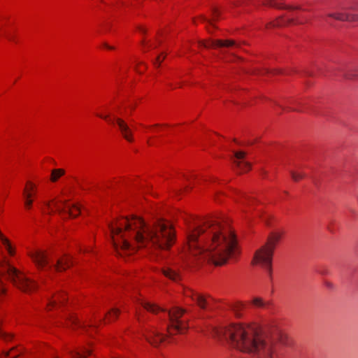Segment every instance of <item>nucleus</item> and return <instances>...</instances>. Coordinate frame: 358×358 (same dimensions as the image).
I'll list each match as a JSON object with an SVG mask.
<instances>
[{
  "label": "nucleus",
  "mask_w": 358,
  "mask_h": 358,
  "mask_svg": "<svg viewBox=\"0 0 358 358\" xmlns=\"http://www.w3.org/2000/svg\"><path fill=\"white\" fill-rule=\"evenodd\" d=\"M0 241L8 255L10 257H14L16 252L15 247L1 231ZM3 279L10 280L15 286L24 292L31 293L37 288L35 281L27 278L24 273L12 266L6 257L0 254V300L6 293Z\"/></svg>",
  "instance_id": "nucleus-5"
},
{
  "label": "nucleus",
  "mask_w": 358,
  "mask_h": 358,
  "mask_svg": "<svg viewBox=\"0 0 358 358\" xmlns=\"http://www.w3.org/2000/svg\"><path fill=\"white\" fill-rule=\"evenodd\" d=\"M266 4L271 7H273V8H279V9L285 8L290 11L297 10H303V11L307 10L306 8H303L301 6H299V5H298V6H287L282 0H268Z\"/></svg>",
  "instance_id": "nucleus-23"
},
{
  "label": "nucleus",
  "mask_w": 358,
  "mask_h": 358,
  "mask_svg": "<svg viewBox=\"0 0 358 358\" xmlns=\"http://www.w3.org/2000/svg\"><path fill=\"white\" fill-rule=\"evenodd\" d=\"M0 338L3 339L6 341H11L13 338V335L10 334L6 333L0 329Z\"/></svg>",
  "instance_id": "nucleus-35"
},
{
  "label": "nucleus",
  "mask_w": 358,
  "mask_h": 358,
  "mask_svg": "<svg viewBox=\"0 0 358 358\" xmlns=\"http://www.w3.org/2000/svg\"><path fill=\"white\" fill-rule=\"evenodd\" d=\"M120 310L117 308H112L106 315L103 319L104 322H110L114 321L119 315Z\"/></svg>",
  "instance_id": "nucleus-30"
},
{
  "label": "nucleus",
  "mask_w": 358,
  "mask_h": 358,
  "mask_svg": "<svg viewBox=\"0 0 358 358\" xmlns=\"http://www.w3.org/2000/svg\"><path fill=\"white\" fill-rule=\"evenodd\" d=\"M36 185L31 181H27L22 194L26 210H30L32 208L34 197L36 195Z\"/></svg>",
  "instance_id": "nucleus-20"
},
{
  "label": "nucleus",
  "mask_w": 358,
  "mask_h": 358,
  "mask_svg": "<svg viewBox=\"0 0 358 358\" xmlns=\"http://www.w3.org/2000/svg\"><path fill=\"white\" fill-rule=\"evenodd\" d=\"M0 241L8 255L10 257H14L16 252L15 247L1 231ZM3 279L10 280L15 286L24 292L31 293L37 288L35 281L27 278L24 273L12 266L6 257L0 254V300L6 293Z\"/></svg>",
  "instance_id": "nucleus-4"
},
{
  "label": "nucleus",
  "mask_w": 358,
  "mask_h": 358,
  "mask_svg": "<svg viewBox=\"0 0 358 358\" xmlns=\"http://www.w3.org/2000/svg\"><path fill=\"white\" fill-rule=\"evenodd\" d=\"M68 306V297L65 292L55 293L50 299L48 300L46 308L48 311L53 309H62V311Z\"/></svg>",
  "instance_id": "nucleus-18"
},
{
  "label": "nucleus",
  "mask_w": 358,
  "mask_h": 358,
  "mask_svg": "<svg viewBox=\"0 0 358 358\" xmlns=\"http://www.w3.org/2000/svg\"><path fill=\"white\" fill-rule=\"evenodd\" d=\"M136 108V103H129L128 106V108L126 110V113H128V110H129V115L131 114V112L135 109Z\"/></svg>",
  "instance_id": "nucleus-40"
},
{
  "label": "nucleus",
  "mask_w": 358,
  "mask_h": 358,
  "mask_svg": "<svg viewBox=\"0 0 358 358\" xmlns=\"http://www.w3.org/2000/svg\"><path fill=\"white\" fill-rule=\"evenodd\" d=\"M140 126L142 127L143 131L145 133H157L159 131V130L163 129V127L159 125H152V126H145L143 124H140Z\"/></svg>",
  "instance_id": "nucleus-32"
},
{
  "label": "nucleus",
  "mask_w": 358,
  "mask_h": 358,
  "mask_svg": "<svg viewBox=\"0 0 358 358\" xmlns=\"http://www.w3.org/2000/svg\"><path fill=\"white\" fill-rule=\"evenodd\" d=\"M199 45L208 48H227L230 50L239 48V44L234 40L208 39L200 41Z\"/></svg>",
  "instance_id": "nucleus-15"
},
{
  "label": "nucleus",
  "mask_w": 358,
  "mask_h": 358,
  "mask_svg": "<svg viewBox=\"0 0 358 358\" xmlns=\"http://www.w3.org/2000/svg\"><path fill=\"white\" fill-rule=\"evenodd\" d=\"M146 64L143 62H138L136 65V70L139 73H143L146 69Z\"/></svg>",
  "instance_id": "nucleus-36"
},
{
  "label": "nucleus",
  "mask_w": 358,
  "mask_h": 358,
  "mask_svg": "<svg viewBox=\"0 0 358 358\" xmlns=\"http://www.w3.org/2000/svg\"><path fill=\"white\" fill-rule=\"evenodd\" d=\"M345 76L348 79L358 78V69L355 70L353 73H348Z\"/></svg>",
  "instance_id": "nucleus-39"
},
{
  "label": "nucleus",
  "mask_w": 358,
  "mask_h": 358,
  "mask_svg": "<svg viewBox=\"0 0 358 358\" xmlns=\"http://www.w3.org/2000/svg\"><path fill=\"white\" fill-rule=\"evenodd\" d=\"M139 304L143 310H147V311L152 313H158L159 312L164 311L163 309H162L159 306H157L155 304L150 303V302L145 301L143 299H139Z\"/></svg>",
  "instance_id": "nucleus-25"
},
{
  "label": "nucleus",
  "mask_w": 358,
  "mask_h": 358,
  "mask_svg": "<svg viewBox=\"0 0 358 358\" xmlns=\"http://www.w3.org/2000/svg\"><path fill=\"white\" fill-rule=\"evenodd\" d=\"M141 31H142L143 33H145V29H144V28H142V29H141Z\"/></svg>",
  "instance_id": "nucleus-45"
},
{
  "label": "nucleus",
  "mask_w": 358,
  "mask_h": 358,
  "mask_svg": "<svg viewBox=\"0 0 358 358\" xmlns=\"http://www.w3.org/2000/svg\"><path fill=\"white\" fill-rule=\"evenodd\" d=\"M292 178L294 181L298 182L304 178V174L302 172L292 171H291Z\"/></svg>",
  "instance_id": "nucleus-34"
},
{
  "label": "nucleus",
  "mask_w": 358,
  "mask_h": 358,
  "mask_svg": "<svg viewBox=\"0 0 358 358\" xmlns=\"http://www.w3.org/2000/svg\"><path fill=\"white\" fill-rule=\"evenodd\" d=\"M141 310H136V317L139 322H141V320H142V317H141Z\"/></svg>",
  "instance_id": "nucleus-44"
},
{
  "label": "nucleus",
  "mask_w": 358,
  "mask_h": 358,
  "mask_svg": "<svg viewBox=\"0 0 358 358\" xmlns=\"http://www.w3.org/2000/svg\"><path fill=\"white\" fill-rule=\"evenodd\" d=\"M102 322L101 316L94 315L93 319L89 321L81 322L73 313H69L65 315V324L67 327L73 329H80L90 335L92 334V331H95L99 323Z\"/></svg>",
  "instance_id": "nucleus-10"
},
{
  "label": "nucleus",
  "mask_w": 358,
  "mask_h": 358,
  "mask_svg": "<svg viewBox=\"0 0 358 358\" xmlns=\"http://www.w3.org/2000/svg\"><path fill=\"white\" fill-rule=\"evenodd\" d=\"M148 143L149 145H151V142H150V139H148Z\"/></svg>",
  "instance_id": "nucleus-47"
},
{
  "label": "nucleus",
  "mask_w": 358,
  "mask_h": 358,
  "mask_svg": "<svg viewBox=\"0 0 358 358\" xmlns=\"http://www.w3.org/2000/svg\"><path fill=\"white\" fill-rule=\"evenodd\" d=\"M184 295L186 298H189L193 302L196 303L202 309H208L213 300L210 296H206L199 294L190 288H185L184 289Z\"/></svg>",
  "instance_id": "nucleus-17"
},
{
  "label": "nucleus",
  "mask_w": 358,
  "mask_h": 358,
  "mask_svg": "<svg viewBox=\"0 0 358 358\" xmlns=\"http://www.w3.org/2000/svg\"><path fill=\"white\" fill-rule=\"evenodd\" d=\"M165 314L169 317L167 331L170 335L185 334L188 328L189 317L185 310L175 307L169 310Z\"/></svg>",
  "instance_id": "nucleus-9"
},
{
  "label": "nucleus",
  "mask_w": 358,
  "mask_h": 358,
  "mask_svg": "<svg viewBox=\"0 0 358 358\" xmlns=\"http://www.w3.org/2000/svg\"><path fill=\"white\" fill-rule=\"evenodd\" d=\"M44 213L51 214L58 213L64 218L76 217L80 214V208L62 197L54 199L50 201H43L40 206Z\"/></svg>",
  "instance_id": "nucleus-8"
},
{
  "label": "nucleus",
  "mask_w": 358,
  "mask_h": 358,
  "mask_svg": "<svg viewBox=\"0 0 358 358\" xmlns=\"http://www.w3.org/2000/svg\"><path fill=\"white\" fill-rule=\"evenodd\" d=\"M215 334L253 358H280L278 343L285 344L287 341V335L276 324L261 327L256 324H231L216 328Z\"/></svg>",
  "instance_id": "nucleus-3"
},
{
  "label": "nucleus",
  "mask_w": 358,
  "mask_h": 358,
  "mask_svg": "<svg viewBox=\"0 0 358 358\" xmlns=\"http://www.w3.org/2000/svg\"><path fill=\"white\" fill-rule=\"evenodd\" d=\"M161 41L159 39H156L154 41L143 40L142 43L143 50L144 52L155 50V57L153 59V65L155 67H159L161 63L164 61L166 57L164 50H155L159 45Z\"/></svg>",
  "instance_id": "nucleus-16"
},
{
  "label": "nucleus",
  "mask_w": 358,
  "mask_h": 358,
  "mask_svg": "<svg viewBox=\"0 0 358 358\" xmlns=\"http://www.w3.org/2000/svg\"><path fill=\"white\" fill-rule=\"evenodd\" d=\"M162 273L165 277L174 282H178L181 279L180 274L177 271L171 268H164L162 269Z\"/></svg>",
  "instance_id": "nucleus-26"
},
{
  "label": "nucleus",
  "mask_w": 358,
  "mask_h": 358,
  "mask_svg": "<svg viewBox=\"0 0 358 358\" xmlns=\"http://www.w3.org/2000/svg\"><path fill=\"white\" fill-rule=\"evenodd\" d=\"M294 20L293 18H291L289 17H280L277 18L273 22H271L268 23L266 25L267 29H270L271 27H282V26H287L289 24H291L294 22Z\"/></svg>",
  "instance_id": "nucleus-24"
},
{
  "label": "nucleus",
  "mask_w": 358,
  "mask_h": 358,
  "mask_svg": "<svg viewBox=\"0 0 358 358\" xmlns=\"http://www.w3.org/2000/svg\"><path fill=\"white\" fill-rule=\"evenodd\" d=\"M96 115L108 123L116 124L118 126L122 137L129 143L134 142L133 132L124 120L120 117L112 119L109 115H103L101 112H96Z\"/></svg>",
  "instance_id": "nucleus-12"
},
{
  "label": "nucleus",
  "mask_w": 358,
  "mask_h": 358,
  "mask_svg": "<svg viewBox=\"0 0 358 358\" xmlns=\"http://www.w3.org/2000/svg\"><path fill=\"white\" fill-rule=\"evenodd\" d=\"M91 352L92 350L90 347H83L79 350L71 351L70 356L71 358H86L91 355Z\"/></svg>",
  "instance_id": "nucleus-27"
},
{
  "label": "nucleus",
  "mask_w": 358,
  "mask_h": 358,
  "mask_svg": "<svg viewBox=\"0 0 358 358\" xmlns=\"http://www.w3.org/2000/svg\"><path fill=\"white\" fill-rule=\"evenodd\" d=\"M233 164L234 169L238 173L248 172L251 169V164L246 157L245 152L243 151L234 152Z\"/></svg>",
  "instance_id": "nucleus-19"
},
{
  "label": "nucleus",
  "mask_w": 358,
  "mask_h": 358,
  "mask_svg": "<svg viewBox=\"0 0 358 358\" xmlns=\"http://www.w3.org/2000/svg\"><path fill=\"white\" fill-rule=\"evenodd\" d=\"M146 340L152 345L158 346L169 339L168 336L159 333L156 329L150 331L145 334Z\"/></svg>",
  "instance_id": "nucleus-22"
},
{
  "label": "nucleus",
  "mask_w": 358,
  "mask_h": 358,
  "mask_svg": "<svg viewBox=\"0 0 358 358\" xmlns=\"http://www.w3.org/2000/svg\"><path fill=\"white\" fill-rule=\"evenodd\" d=\"M282 234L274 231L269 234L266 243L258 249L254 255L252 263L265 269L272 278V260L274 250L282 238Z\"/></svg>",
  "instance_id": "nucleus-7"
},
{
  "label": "nucleus",
  "mask_w": 358,
  "mask_h": 358,
  "mask_svg": "<svg viewBox=\"0 0 358 358\" xmlns=\"http://www.w3.org/2000/svg\"><path fill=\"white\" fill-rule=\"evenodd\" d=\"M93 252V248L90 246H80L79 248V252L87 254V253H91Z\"/></svg>",
  "instance_id": "nucleus-37"
},
{
  "label": "nucleus",
  "mask_w": 358,
  "mask_h": 358,
  "mask_svg": "<svg viewBox=\"0 0 358 358\" xmlns=\"http://www.w3.org/2000/svg\"><path fill=\"white\" fill-rule=\"evenodd\" d=\"M234 6H238L239 5V3H234Z\"/></svg>",
  "instance_id": "nucleus-46"
},
{
  "label": "nucleus",
  "mask_w": 358,
  "mask_h": 358,
  "mask_svg": "<svg viewBox=\"0 0 358 358\" xmlns=\"http://www.w3.org/2000/svg\"><path fill=\"white\" fill-rule=\"evenodd\" d=\"M28 256L35 264L38 270L45 272L63 271L73 265V259L69 255H64L59 258L56 263L50 254L38 248L30 249L27 252Z\"/></svg>",
  "instance_id": "nucleus-6"
},
{
  "label": "nucleus",
  "mask_w": 358,
  "mask_h": 358,
  "mask_svg": "<svg viewBox=\"0 0 358 358\" xmlns=\"http://www.w3.org/2000/svg\"><path fill=\"white\" fill-rule=\"evenodd\" d=\"M113 247L118 256L125 257L138 248L168 250L175 243V230L171 223L157 219L147 224L138 216L120 217L108 224Z\"/></svg>",
  "instance_id": "nucleus-2"
},
{
  "label": "nucleus",
  "mask_w": 358,
  "mask_h": 358,
  "mask_svg": "<svg viewBox=\"0 0 358 358\" xmlns=\"http://www.w3.org/2000/svg\"><path fill=\"white\" fill-rule=\"evenodd\" d=\"M243 308H244V305L242 303H237L234 307V308H237V310H241Z\"/></svg>",
  "instance_id": "nucleus-43"
},
{
  "label": "nucleus",
  "mask_w": 358,
  "mask_h": 358,
  "mask_svg": "<svg viewBox=\"0 0 358 358\" xmlns=\"http://www.w3.org/2000/svg\"><path fill=\"white\" fill-rule=\"evenodd\" d=\"M212 12H213V17H212L211 20L206 18L203 16H201L198 19V20L202 21L203 22L207 23V24H208L207 29L209 32L211 31L210 28L213 27L212 21H215V20H217L220 15V11L219 10L218 8H214Z\"/></svg>",
  "instance_id": "nucleus-28"
},
{
  "label": "nucleus",
  "mask_w": 358,
  "mask_h": 358,
  "mask_svg": "<svg viewBox=\"0 0 358 358\" xmlns=\"http://www.w3.org/2000/svg\"><path fill=\"white\" fill-rule=\"evenodd\" d=\"M227 196L233 198L237 202L247 204L250 208L257 203L254 198L248 197L236 189H229Z\"/></svg>",
  "instance_id": "nucleus-21"
},
{
  "label": "nucleus",
  "mask_w": 358,
  "mask_h": 358,
  "mask_svg": "<svg viewBox=\"0 0 358 358\" xmlns=\"http://www.w3.org/2000/svg\"><path fill=\"white\" fill-rule=\"evenodd\" d=\"M21 353V349L17 348H13L8 352L5 353L6 357L15 358Z\"/></svg>",
  "instance_id": "nucleus-33"
},
{
  "label": "nucleus",
  "mask_w": 358,
  "mask_h": 358,
  "mask_svg": "<svg viewBox=\"0 0 358 358\" xmlns=\"http://www.w3.org/2000/svg\"><path fill=\"white\" fill-rule=\"evenodd\" d=\"M55 358H58V357H55Z\"/></svg>",
  "instance_id": "nucleus-48"
},
{
  "label": "nucleus",
  "mask_w": 358,
  "mask_h": 358,
  "mask_svg": "<svg viewBox=\"0 0 358 358\" xmlns=\"http://www.w3.org/2000/svg\"><path fill=\"white\" fill-rule=\"evenodd\" d=\"M65 173V171L63 169H53L50 175V180L52 182H57L62 176Z\"/></svg>",
  "instance_id": "nucleus-31"
},
{
  "label": "nucleus",
  "mask_w": 358,
  "mask_h": 358,
  "mask_svg": "<svg viewBox=\"0 0 358 358\" xmlns=\"http://www.w3.org/2000/svg\"><path fill=\"white\" fill-rule=\"evenodd\" d=\"M0 37L15 45L20 42L17 28L3 18H0Z\"/></svg>",
  "instance_id": "nucleus-13"
},
{
  "label": "nucleus",
  "mask_w": 358,
  "mask_h": 358,
  "mask_svg": "<svg viewBox=\"0 0 358 358\" xmlns=\"http://www.w3.org/2000/svg\"><path fill=\"white\" fill-rule=\"evenodd\" d=\"M224 194H225V193H223V192H222L221 191H219V190H215V200L217 201H220V196L221 195H224Z\"/></svg>",
  "instance_id": "nucleus-41"
},
{
  "label": "nucleus",
  "mask_w": 358,
  "mask_h": 358,
  "mask_svg": "<svg viewBox=\"0 0 358 358\" xmlns=\"http://www.w3.org/2000/svg\"><path fill=\"white\" fill-rule=\"evenodd\" d=\"M327 17L339 21H358V3L348 7H343L340 11L329 13Z\"/></svg>",
  "instance_id": "nucleus-14"
},
{
  "label": "nucleus",
  "mask_w": 358,
  "mask_h": 358,
  "mask_svg": "<svg viewBox=\"0 0 358 358\" xmlns=\"http://www.w3.org/2000/svg\"><path fill=\"white\" fill-rule=\"evenodd\" d=\"M250 304L255 308H264L267 307L269 303L264 301L262 297L257 296L251 300Z\"/></svg>",
  "instance_id": "nucleus-29"
},
{
  "label": "nucleus",
  "mask_w": 358,
  "mask_h": 358,
  "mask_svg": "<svg viewBox=\"0 0 358 358\" xmlns=\"http://www.w3.org/2000/svg\"><path fill=\"white\" fill-rule=\"evenodd\" d=\"M102 48L109 50H115V48L113 46L108 45L107 43H103L102 45Z\"/></svg>",
  "instance_id": "nucleus-42"
},
{
  "label": "nucleus",
  "mask_w": 358,
  "mask_h": 358,
  "mask_svg": "<svg viewBox=\"0 0 358 358\" xmlns=\"http://www.w3.org/2000/svg\"><path fill=\"white\" fill-rule=\"evenodd\" d=\"M180 180L187 182L184 187L185 190L189 187L192 188V186L194 185L215 189L216 186L220 185L218 180L213 176H198L196 174H182L180 176Z\"/></svg>",
  "instance_id": "nucleus-11"
},
{
  "label": "nucleus",
  "mask_w": 358,
  "mask_h": 358,
  "mask_svg": "<svg viewBox=\"0 0 358 358\" xmlns=\"http://www.w3.org/2000/svg\"><path fill=\"white\" fill-rule=\"evenodd\" d=\"M187 223V245L189 255L199 261L222 266L240 254L236 236L224 217H190Z\"/></svg>",
  "instance_id": "nucleus-1"
},
{
  "label": "nucleus",
  "mask_w": 358,
  "mask_h": 358,
  "mask_svg": "<svg viewBox=\"0 0 358 358\" xmlns=\"http://www.w3.org/2000/svg\"><path fill=\"white\" fill-rule=\"evenodd\" d=\"M273 104H274L275 106H278L279 108H284L285 107H287V108H289V110H299V108H295V107H292V106H285V103H284V102H283V103H278V102L274 101V102H273Z\"/></svg>",
  "instance_id": "nucleus-38"
}]
</instances>
